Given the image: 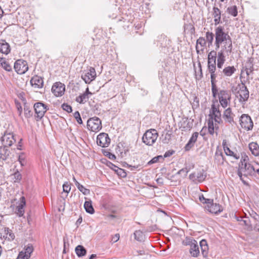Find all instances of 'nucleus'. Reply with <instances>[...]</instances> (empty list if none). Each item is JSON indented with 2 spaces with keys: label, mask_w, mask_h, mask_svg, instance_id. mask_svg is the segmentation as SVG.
I'll return each instance as SVG.
<instances>
[{
  "label": "nucleus",
  "mask_w": 259,
  "mask_h": 259,
  "mask_svg": "<svg viewBox=\"0 0 259 259\" xmlns=\"http://www.w3.org/2000/svg\"><path fill=\"white\" fill-rule=\"evenodd\" d=\"M241 169H244L245 175L256 176L259 175V163L255 161H249L247 156L244 155L241 157L239 163Z\"/></svg>",
  "instance_id": "nucleus-1"
},
{
  "label": "nucleus",
  "mask_w": 259,
  "mask_h": 259,
  "mask_svg": "<svg viewBox=\"0 0 259 259\" xmlns=\"http://www.w3.org/2000/svg\"><path fill=\"white\" fill-rule=\"evenodd\" d=\"M228 32L224 31L223 26H219L215 28V45L216 50L220 48L223 42L231 39Z\"/></svg>",
  "instance_id": "nucleus-2"
},
{
  "label": "nucleus",
  "mask_w": 259,
  "mask_h": 259,
  "mask_svg": "<svg viewBox=\"0 0 259 259\" xmlns=\"http://www.w3.org/2000/svg\"><path fill=\"white\" fill-rule=\"evenodd\" d=\"M158 136L157 131L155 129L147 130L142 137L144 143L148 146H152L156 142Z\"/></svg>",
  "instance_id": "nucleus-3"
},
{
  "label": "nucleus",
  "mask_w": 259,
  "mask_h": 259,
  "mask_svg": "<svg viewBox=\"0 0 259 259\" xmlns=\"http://www.w3.org/2000/svg\"><path fill=\"white\" fill-rule=\"evenodd\" d=\"M33 108L35 113V118L37 121L40 120L49 109L47 105L39 102L35 103Z\"/></svg>",
  "instance_id": "nucleus-4"
},
{
  "label": "nucleus",
  "mask_w": 259,
  "mask_h": 259,
  "mask_svg": "<svg viewBox=\"0 0 259 259\" xmlns=\"http://www.w3.org/2000/svg\"><path fill=\"white\" fill-rule=\"evenodd\" d=\"M87 127L92 132H97L102 127L101 120L96 116L90 118L87 121Z\"/></svg>",
  "instance_id": "nucleus-5"
},
{
  "label": "nucleus",
  "mask_w": 259,
  "mask_h": 259,
  "mask_svg": "<svg viewBox=\"0 0 259 259\" xmlns=\"http://www.w3.org/2000/svg\"><path fill=\"white\" fill-rule=\"evenodd\" d=\"M219 99L221 106L224 108H226L230 102L231 94L229 91L221 90L217 95Z\"/></svg>",
  "instance_id": "nucleus-6"
},
{
  "label": "nucleus",
  "mask_w": 259,
  "mask_h": 259,
  "mask_svg": "<svg viewBox=\"0 0 259 259\" xmlns=\"http://www.w3.org/2000/svg\"><path fill=\"white\" fill-rule=\"evenodd\" d=\"M96 76L97 75L95 69L94 67H90L87 71H84L82 73L81 78L84 80L85 83L89 84L95 79Z\"/></svg>",
  "instance_id": "nucleus-7"
},
{
  "label": "nucleus",
  "mask_w": 259,
  "mask_h": 259,
  "mask_svg": "<svg viewBox=\"0 0 259 259\" xmlns=\"http://www.w3.org/2000/svg\"><path fill=\"white\" fill-rule=\"evenodd\" d=\"M239 121L242 128L247 131L252 130L253 126V122L248 114H243L240 118Z\"/></svg>",
  "instance_id": "nucleus-8"
},
{
  "label": "nucleus",
  "mask_w": 259,
  "mask_h": 259,
  "mask_svg": "<svg viewBox=\"0 0 259 259\" xmlns=\"http://www.w3.org/2000/svg\"><path fill=\"white\" fill-rule=\"evenodd\" d=\"M239 89L238 94L239 95V102L242 104L245 103L249 98V91L244 83L239 84L237 87Z\"/></svg>",
  "instance_id": "nucleus-9"
},
{
  "label": "nucleus",
  "mask_w": 259,
  "mask_h": 259,
  "mask_svg": "<svg viewBox=\"0 0 259 259\" xmlns=\"http://www.w3.org/2000/svg\"><path fill=\"white\" fill-rule=\"evenodd\" d=\"M208 204L205 205V209L211 213L218 214L223 211L222 206L218 203H214L213 200H207Z\"/></svg>",
  "instance_id": "nucleus-10"
},
{
  "label": "nucleus",
  "mask_w": 259,
  "mask_h": 259,
  "mask_svg": "<svg viewBox=\"0 0 259 259\" xmlns=\"http://www.w3.org/2000/svg\"><path fill=\"white\" fill-rule=\"evenodd\" d=\"M1 141L4 146L6 147L11 146L16 142L13 134L7 131L5 132L1 138Z\"/></svg>",
  "instance_id": "nucleus-11"
},
{
  "label": "nucleus",
  "mask_w": 259,
  "mask_h": 259,
  "mask_svg": "<svg viewBox=\"0 0 259 259\" xmlns=\"http://www.w3.org/2000/svg\"><path fill=\"white\" fill-rule=\"evenodd\" d=\"M206 177V173L203 169L198 170L196 172L189 175L190 180L195 182L201 183L203 182Z\"/></svg>",
  "instance_id": "nucleus-12"
},
{
  "label": "nucleus",
  "mask_w": 259,
  "mask_h": 259,
  "mask_svg": "<svg viewBox=\"0 0 259 259\" xmlns=\"http://www.w3.org/2000/svg\"><path fill=\"white\" fill-rule=\"evenodd\" d=\"M14 69L15 71L20 74L25 73L28 69L27 63L23 60H18L14 64Z\"/></svg>",
  "instance_id": "nucleus-13"
},
{
  "label": "nucleus",
  "mask_w": 259,
  "mask_h": 259,
  "mask_svg": "<svg viewBox=\"0 0 259 259\" xmlns=\"http://www.w3.org/2000/svg\"><path fill=\"white\" fill-rule=\"evenodd\" d=\"M97 143L101 147H107L110 143V139L107 134L100 133L97 138Z\"/></svg>",
  "instance_id": "nucleus-14"
},
{
  "label": "nucleus",
  "mask_w": 259,
  "mask_h": 259,
  "mask_svg": "<svg viewBox=\"0 0 259 259\" xmlns=\"http://www.w3.org/2000/svg\"><path fill=\"white\" fill-rule=\"evenodd\" d=\"M234 116L231 108L229 107L224 111L223 118L226 123H228L232 125H236V123L234 120Z\"/></svg>",
  "instance_id": "nucleus-15"
},
{
  "label": "nucleus",
  "mask_w": 259,
  "mask_h": 259,
  "mask_svg": "<svg viewBox=\"0 0 259 259\" xmlns=\"http://www.w3.org/2000/svg\"><path fill=\"white\" fill-rule=\"evenodd\" d=\"M65 90V85L60 82H55L52 87V92L56 97L62 96Z\"/></svg>",
  "instance_id": "nucleus-16"
},
{
  "label": "nucleus",
  "mask_w": 259,
  "mask_h": 259,
  "mask_svg": "<svg viewBox=\"0 0 259 259\" xmlns=\"http://www.w3.org/2000/svg\"><path fill=\"white\" fill-rule=\"evenodd\" d=\"M221 46H222L221 50L219 52H222L223 54L226 53L228 56L232 53L233 48L232 38L223 42Z\"/></svg>",
  "instance_id": "nucleus-17"
},
{
  "label": "nucleus",
  "mask_w": 259,
  "mask_h": 259,
  "mask_svg": "<svg viewBox=\"0 0 259 259\" xmlns=\"http://www.w3.org/2000/svg\"><path fill=\"white\" fill-rule=\"evenodd\" d=\"M217 52L211 51L208 55L207 69H216Z\"/></svg>",
  "instance_id": "nucleus-18"
},
{
  "label": "nucleus",
  "mask_w": 259,
  "mask_h": 259,
  "mask_svg": "<svg viewBox=\"0 0 259 259\" xmlns=\"http://www.w3.org/2000/svg\"><path fill=\"white\" fill-rule=\"evenodd\" d=\"M30 83L33 87L40 89L44 85L43 79L37 75L34 76L30 80Z\"/></svg>",
  "instance_id": "nucleus-19"
},
{
  "label": "nucleus",
  "mask_w": 259,
  "mask_h": 259,
  "mask_svg": "<svg viewBox=\"0 0 259 259\" xmlns=\"http://www.w3.org/2000/svg\"><path fill=\"white\" fill-rule=\"evenodd\" d=\"M236 71L234 66H228L225 67L222 71L219 70L221 75L224 77L231 76Z\"/></svg>",
  "instance_id": "nucleus-20"
},
{
  "label": "nucleus",
  "mask_w": 259,
  "mask_h": 259,
  "mask_svg": "<svg viewBox=\"0 0 259 259\" xmlns=\"http://www.w3.org/2000/svg\"><path fill=\"white\" fill-rule=\"evenodd\" d=\"M206 45V41L204 37H200L196 41V50L197 54L204 51V48Z\"/></svg>",
  "instance_id": "nucleus-21"
},
{
  "label": "nucleus",
  "mask_w": 259,
  "mask_h": 259,
  "mask_svg": "<svg viewBox=\"0 0 259 259\" xmlns=\"http://www.w3.org/2000/svg\"><path fill=\"white\" fill-rule=\"evenodd\" d=\"M26 204L25 198L24 196L20 198V203L17 207L16 213L19 217H22L24 213V207Z\"/></svg>",
  "instance_id": "nucleus-22"
},
{
  "label": "nucleus",
  "mask_w": 259,
  "mask_h": 259,
  "mask_svg": "<svg viewBox=\"0 0 259 259\" xmlns=\"http://www.w3.org/2000/svg\"><path fill=\"white\" fill-rule=\"evenodd\" d=\"M198 136V133L195 132L193 134L192 137L190 139L189 142L185 146V150L186 151L189 150L193 146L194 143L196 142Z\"/></svg>",
  "instance_id": "nucleus-23"
},
{
  "label": "nucleus",
  "mask_w": 259,
  "mask_h": 259,
  "mask_svg": "<svg viewBox=\"0 0 259 259\" xmlns=\"http://www.w3.org/2000/svg\"><path fill=\"white\" fill-rule=\"evenodd\" d=\"M212 15L214 17V24H219L221 22V12L218 8H213Z\"/></svg>",
  "instance_id": "nucleus-24"
},
{
  "label": "nucleus",
  "mask_w": 259,
  "mask_h": 259,
  "mask_svg": "<svg viewBox=\"0 0 259 259\" xmlns=\"http://www.w3.org/2000/svg\"><path fill=\"white\" fill-rule=\"evenodd\" d=\"M225 61L226 57L225 54H223L222 52H218L217 57V63L216 64L218 69H222Z\"/></svg>",
  "instance_id": "nucleus-25"
},
{
  "label": "nucleus",
  "mask_w": 259,
  "mask_h": 259,
  "mask_svg": "<svg viewBox=\"0 0 259 259\" xmlns=\"http://www.w3.org/2000/svg\"><path fill=\"white\" fill-rule=\"evenodd\" d=\"M190 253L193 257H198L199 255L200 251L199 249V246L196 241L195 243H194L192 246H190Z\"/></svg>",
  "instance_id": "nucleus-26"
},
{
  "label": "nucleus",
  "mask_w": 259,
  "mask_h": 259,
  "mask_svg": "<svg viewBox=\"0 0 259 259\" xmlns=\"http://www.w3.org/2000/svg\"><path fill=\"white\" fill-rule=\"evenodd\" d=\"M249 148L251 153L255 156H259V146L255 142H251L249 144Z\"/></svg>",
  "instance_id": "nucleus-27"
},
{
  "label": "nucleus",
  "mask_w": 259,
  "mask_h": 259,
  "mask_svg": "<svg viewBox=\"0 0 259 259\" xmlns=\"http://www.w3.org/2000/svg\"><path fill=\"white\" fill-rule=\"evenodd\" d=\"M0 52L6 55L10 52V46L5 40L0 41Z\"/></svg>",
  "instance_id": "nucleus-28"
},
{
  "label": "nucleus",
  "mask_w": 259,
  "mask_h": 259,
  "mask_svg": "<svg viewBox=\"0 0 259 259\" xmlns=\"http://www.w3.org/2000/svg\"><path fill=\"white\" fill-rule=\"evenodd\" d=\"M200 246L203 256L204 257L207 256L208 254V247L206 241L204 239L202 240L200 242Z\"/></svg>",
  "instance_id": "nucleus-29"
},
{
  "label": "nucleus",
  "mask_w": 259,
  "mask_h": 259,
  "mask_svg": "<svg viewBox=\"0 0 259 259\" xmlns=\"http://www.w3.org/2000/svg\"><path fill=\"white\" fill-rule=\"evenodd\" d=\"M10 151L6 147H0V161L5 160L9 156Z\"/></svg>",
  "instance_id": "nucleus-30"
},
{
  "label": "nucleus",
  "mask_w": 259,
  "mask_h": 259,
  "mask_svg": "<svg viewBox=\"0 0 259 259\" xmlns=\"http://www.w3.org/2000/svg\"><path fill=\"white\" fill-rule=\"evenodd\" d=\"M157 41L160 43L161 47H165L169 44V40L167 39L166 36L164 34H161L157 37Z\"/></svg>",
  "instance_id": "nucleus-31"
},
{
  "label": "nucleus",
  "mask_w": 259,
  "mask_h": 259,
  "mask_svg": "<svg viewBox=\"0 0 259 259\" xmlns=\"http://www.w3.org/2000/svg\"><path fill=\"white\" fill-rule=\"evenodd\" d=\"M75 252L78 257L84 256L87 253V250L81 245H78L75 248Z\"/></svg>",
  "instance_id": "nucleus-32"
},
{
  "label": "nucleus",
  "mask_w": 259,
  "mask_h": 259,
  "mask_svg": "<svg viewBox=\"0 0 259 259\" xmlns=\"http://www.w3.org/2000/svg\"><path fill=\"white\" fill-rule=\"evenodd\" d=\"M84 207L85 211L89 213L93 214L95 212L91 201H85L84 204Z\"/></svg>",
  "instance_id": "nucleus-33"
},
{
  "label": "nucleus",
  "mask_w": 259,
  "mask_h": 259,
  "mask_svg": "<svg viewBox=\"0 0 259 259\" xmlns=\"http://www.w3.org/2000/svg\"><path fill=\"white\" fill-rule=\"evenodd\" d=\"M196 241L192 237H186L183 240L182 244L185 246H192Z\"/></svg>",
  "instance_id": "nucleus-34"
},
{
  "label": "nucleus",
  "mask_w": 259,
  "mask_h": 259,
  "mask_svg": "<svg viewBox=\"0 0 259 259\" xmlns=\"http://www.w3.org/2000/svg\"><path fill=\"white\" fill-rule=\"evenodd\" d=\"M89 99V97L84 93L76 98L75 101L80 104H84Z\"/></svg>",
  "instance_id": "nucleus-35"
},
{
  "label": "nucleus",
  "mask_w": 259,
  "mask_h": 259,
  "mask_svg": "<svg viewBox=\"0 0 259 259\" xmlns=\"http://www.w3.org/2000/svg\"><path fill=\"white\" fill-rule=\"evenodd\" d=\"M24 116L26 118H29L32 116L33 113L30 110L29 106L26 103L24 105Z\"/></svg>",
  "instance_id": "nucleus-36"
},
{
  "label": "nucleus",
  "mask_w": 259,
  "mask_h": 259,
  "mask_svg": "<svg viewBox=\"0 0 259 259\" xmlns=\"http://www.w3.org/2000/svg\"><path fill=\"white\" fill-rule=\"evenodd\" d=\"M206 44H208V46L209 47L212 44V41L214 38V34L212 32L208 31L206 33L205 35Z\"/></svg>",
  "instance_id": "nucleus-37"
},
{
  "label": "nucleus",
  "mask_w": 259,
  "mask_h": 259,
  "mask_svg": "<svg viewBox=\"0 0 259 259\" xmlns=\"http://www.w3.org/2000/svg\"><path fill=\"white\" fill-rule=\"evenodd\" d=\"M224 151L227 155L233 157L235 159L238 160L240 158L239 154L234 153L229 148H226Z\"/></svg>",
  "instance_id": "nucleus-38"
},
{
  "label": "nucleus",
  "mask_w": 259,
  "mask_h": 259,
  "mask_svg": "<svg viewBox=\"0 0 259 259\" xmlns=\"http://www.w3.org/2000/svg\"><path fill=\"white\" fill-rule=\"evenodd\" d=\"M0 64L1 66L6 71H10L12 70V67L7 61L3 58H0Z\"/></svg>",
  "instance_id": "nucleus-39"
},
{
  "label": "nucleus",
  "mask_w": 259,
  "mask_h": 259,
  "mask_svg": "<svg viewBox=\"0 0 259 259\" xmlns=\"http://www.w3.org/2000/svg\"><path fill=\"white\" fill-rule=\"evenodd\" d=\"M212 116L211 117V119L212 120V118H214L215 122L220 124L223 122V120L221 118V111L217 112V113H214L211 115Z\"/></svg>",
  "instance_id": "nucleus-40"
},
{
  "label": "nucleus",
  "mask_w": 259,
  "mask_h": 259,
  "mask_svg": "<svg viewBox=\"0 0 259 259\" xmlns=\"http://www.w3.org/2000/svg\"><path fill=\"white\" fill-rule=\"evenodd\" d=\"M241 224L245 226L247 229L248 230H251L252 229V226L250 224V221L248 218H245L244 219H241Z\"/></svg>",
  "instance_id": "nucleus-41"
},
{
  "label": "nucleus",
  "mask_w": 259,
  "mask_h": 259,
  "mask_svg": "<svg viewBox=\"0 0 259 259\" xmlns=\"http://www.w3.org/2000/svg\"><path fill=\"white\" fill-rule=\"evenodd\" d=\"M211 92L213 98H215L219 93L218 87L217 86V82H211Z\"/></svg>",
  "instance_id": "nucleus-42"
},
{
  "label": "nucleus",
  "mask_w": 259,
  "mask_h": 259,
  "mask_svg": "<svg viewBox=\"0 0 259 259\" xmlns=\"http://www.w3.org/2000/svg\"><path fill=\"white\" fill-rule=\"evenodd\" d=\"M112 165V166L115 167V169H114V171L118 176H120L122 178H125L126 176V173L125 172L124 169L119 168L113 164Z\"/></svg>",
  "instance_id": "nucleus-43"
},
{
  "label": "nucleus",
  "mask_w": 259,
  "mask_h": 259,
  "mask_svg": "<svg viewBox=\"0 0 259 259\" xmlns=\"http://www.w3.org/2000/svg\"><path fill=\"white\" fill-rule=\"evenodd\" d=\"M227 12L229 14L232 15L234 17H236L238 15L237 8L236 6H233L229 7L227 9Z\"/></svg>",
  "instance_id": "nucleus-44"
},
{
  "label": "nucleus",
  "mask_w": 259,
  "mask_h": 259,
  "mask_svg": "<svg viewBox=\"0 0 259 259\" xmlns=\"http://www.w3.org/2000/svg\"><path fill=\"white\" fill-rule=\"evenodd\" d=\"M208 72L210 74V81L211 82H217V80H216V78L217 77V73H215V71L216 69L214 68H210V69H207Z\"/></svg>",
  "instance_id": "nucleus-45"
},
{
  "label": "nucleus",
  "mask_w": 259,
  "mask_h": 259,
  "mask_svg": "<svg viewBox=\"0 0 259 259\" xmlns=\"http://www.w3.org/2000/svg\"><path fill=\"white\" fill-rule=\"evenodd\" d=\"M135 239L138 241H142L144 238L143 232L140 230H137L134 233Z\"/></svg>",
  "instance_id": "nucleus-46"
},
{
  "label": "nucleus",
  "mask_w": 259,
  "mask_h": 259,
  "mask_svg": "<svg viewBox=\"0 0 259 259\" xmlns=\"http://www.w3.org/2000/svg\"><path fill=\"white\" fill-rule=\"evenodd\" d=\"M5 232L6 233V238L9 240L11 241L14 239L15 235L12 233V231L9 230V228H5Z\"/></svg>",
  "instance_id": "nucleus-47"
},
{
  "label": "nucleus",
  "mask_w": 259,
  "mask_h": 259,
  "mask_svg": "<svg viewBox=\"0 0 259 259\" xmlns=\"http://www.w3.org/2000/svg\"><path fill=\"white\" fill-rule=\"evenodd\" d=\"M208 130L210 135H212L214 134V125L212 119H209L208 121Z\"/></svg>",
  "instance_id": "nucleus-48"
},
{
  "label": "nucleus",
  "mask_w": 259,
  "mask_h": 259,
  "mask_svg": "<svg viewBox=\"0 0 259 259\" xmlns=\"http://www.w3.org/2000/svg\"><path fill=\"white\" fill-rule=\"evenodd\" d=\"M249 215L251 218L253 219L254 222L257 223L259 222V215L257 214L255 211L251 210L250 212H249Z\"/></svg>",
  "instance_id": "nucleus-49"
},
{
  "label": "nucleus",
  "mask_w": 259,
  "mask_h": 259,
  "mask_svg": "<svg viewBox=\"0 0 259 259\" xmlns=\"http://www.w3.org/2000/svg\"><path fill=\"white\" fill-rule=\"evenodd\" d=\"M171 134L169 132H166L164 135H162L164 136V138L162 139V141L163 143L167 144L168 143L170 140L171 139Z\"/></svg>",
  "instance_id": "nucleus-50"
},
{
  "label": "nucleus",
  "mask_w": 259,
  "mask_h": 259,
  "mask_svg": "<svg viewBox=\"0 0 259 259\" xmlns=\"http://www.w3.org/2000/svg\"><path fill=\"white\" fill-rule=\"evenodd\" d=\"M160 159L162 160L163 157L161 155H158L153 158L151 160L148 162V164L151 165L153 163H155L159 161Z\"/></svg>",
  "instance_id": "nucleus-51"
},
{
  "label": "nucleus",
  "mask_w": 259,
  "mask_h": 259,
  "mask_svg": "<svg viewBox=\"0 0 259 259\" xmlns=\"http://www.w3.org/2000/svg\"><path fill=\"white\" fill-rule=\"evenodd\" d=\"M190 169H188L187 167L183 168L180 170H179L177 174L178 175H182L184 177H186L189 172Z\"/></svg>",
  "instance_id": "nucleus-52"
},
{
  "label": "nucleus",
  "mask_w": 259,
  "mask_h": 259,
  "mask_svg": "<svg viewBox=\"0 0 259 259\" xmlns=\"http://www.w3.org/2000/svg\"><path fill=\"white\" fill-rule=\"evenodd\" d=\"M63 192L68 193L70 190V185L68 182H65L63 185Z\"/></svg>",
  "instance_id": "nucleus-53"
},
{
  "label": "nucleus",
  "mask_w": 259,
  "mask_h": 259,
  "mask_svg": "<svg viewBox=\"0 0 259 259\" xmlns=\"http://www.w3.org/2000/svg\"><path fill=\"white\" fill-rule=\"evenodd\" d=\"M33 250V247L31 245H28L27 246V247L25 248V251H23L24 252L26 253V255H28L29 257H30V254L32 252Z\"/></svg>",
  "instance_id": "nucleus-54"
},
{
  "label": "nucleus",
  "mask_w": 259,
  "mask_h": 259,
  "mask_svg": "<svg viewBox=\"0 0 259 259\" xmlns=\"http://www.w3.org/2000/svg\"><path fill=\"white\" fill-rule=\"evenodd\" d=\"M245 71L247 76H249L253 72V66L251 64V63L249 64L248 67L246 66Z\"/></svg>",
  "instance_id": "nucleus-55"
},
{
  "label": "nucleus",
  "mask_w": 259,
  "mask_h": 259,
  "mask_svg": "<svg viewBox=\"0 0 259 259\" xmlns=\"http://www.w3.org/2000/svg\"><path fill=\"white\" fill-rule=\"evenodd\" d=\"M74 117H75V118L76 119L77 122L79 124H82V121L81 118L80 117V113H79V112L78 111H76L74 113Z\"/></svg>",
  "instance_id": "nucleus-56"
},
{
  "label": "nucleus",
  "mask_w": 259,
  "mask_h": 259,
  "mask_svg": "<svg viewBox=\"0 0 259 259\" xmlns=\"http://www.w3.org/2000/svg\"><path fill=\"white\" fill-rule=\"evenodd\" d=\"M62 107L64 110L66 111L68 113H71L72 111L71 106L67 104H63Z\"/></svg>",
  "instance_id": "nucleus-57"
},
{
  "label": "nucleus",
  "mask_w": 259,
  "mask_h": 259,
  "mask_svg": "<svg viewBox=\"0 0 259 259\" xmlns=\"http://www.w3.org/2000/svg\"><path fill=\"white\" fill-rule=\"evenodd\" d=\"M78 189L84 195H88L90 193V190L85 188L82 185L78 187Z\"/></svg>",
  "instance_id": "nucleus-58"
},
{
  "label": "nucleus",
  "mask_w": 259,
  "mask_h": 259,
  "mask_svg": "<svg viewBox=\"0 0 259 259\" xmlns=\"http://www.w3.org/2000/svg\"><path fill=\"white\" fill-rule=\"evenodd\" d=\"M29 257L23 251L19 252L17 259H29Z\"/></svg>",
  "instance_id": "nucleus-59"
},
{
  "label": "nucleus",
  "mask_w": 259,
  "mask_h": 259,
  "mask_svg": "<svg viewBox=\"0 0 259 259\" xmlns=\"http://www.w3.org/2000/svg\"><path fill=\"white\" fill-rule=\"evenodd\" d=\"M220 112L219 110V105H218L217 106H215L214 104H212L211 105V111L210 113L212 114L217 113V112Z\"/></svg>",
  "instance_id": "nucleus-60"
},
{
  "label": "nucleus",
  "mask_w": 259,
  "mask_h": 259,
  "mask_svg": "<svg viewBox=\"0 0 259 259\" xmlns=\"http://www.w3.org/2000/svg\"><path fill=\"white\" fill-rule=\"evenodd\" d=\"M199 199L201 203H202L203 204H206V205H207L208 204V201L207 200H211V199L205 198L204 197L203 194H201L200 195H199Z\"/></svg>",
  "instance_id": "nucleus-61"
},
{
  "label": "nucleus",
  "mask_w": 259,
  "mask_h": 259,
  "mask_svg": "<svg viewBox=\"0 0 259 259\" xmlns=\"http://www.w3.org/2000/svg\"><path fill=\"white\" fill-rule=\"evenodd\" d=\"M16 106L17 108V111L18 112L19 116H21L22 114V111H23L22 107L21 106V104L18 103H17Z\"/></svg>",
  "instance_id": "nucleus-62"
},
{
  "label": "nucleus",
  "mask_w": 259,
  "mask_h": 259,
  "mask_svg": "<svg viewBox=\"0 0 259 259\" xmlns=\"http://www.w3.org/2000/svg\"><path fill=\"white\" fill-rule=\"evenodd\" d=\"M174 153V151H166L164 155V157H169L171 155H172L173 154V153Z\"/></svg>",
  "instance_id": "nucleus-63"
},
{
  "label": "nucleus",
  "mask_w": 259,
  "mask_h": 259,
  "mask_svg": "<svg viewBox=\"0 0 259 259\" xmlns=\"http://www.w3.org/2000/svg\"><path fill=\"white\" fill-rule=\"evenodd\" d=\"M119 239V234H116L112 239V241H113V242H117Z\"/></svg>",
  "instance_id": "nucleus-64"
}]
</instances>
